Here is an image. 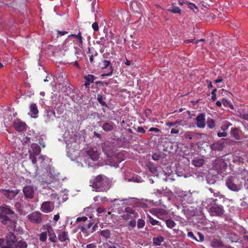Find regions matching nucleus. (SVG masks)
I'll use <instances>...</instances> for the list:
<instances>
[{
    "instance_id": "f257e3e1",
    "label": "nucleus",
    "mask_w": 248,
    "mask_h": 248,
    "mask_svg": "<svg viewBox=\"0 0 248 248\" xmlns=\"http://www.w3.org/2000/svg\"><path fill=\"white\" fill-rule=\"evenodd\" d=\"M91 186L96 192H106L110 188V184L108 178L102 174L97 175L90 181Z\"/></svg>"
},
{
    "instance_id": "f03ea898",
    "label": "nucleus",
    "mask_w": 248,
    "mask_h": 248,
    "mask_svg": "<svg viewBox=\"0 0 248 248\" xmlns=\"http://www.w3.org/2000/svg\"><path fill=\"white\" fill-rule=\"evenodd\" d=\"M226 186L231 190L238 191L241 189V182L236 175L228 176L226 180Z\"/></svg>"
},
{
    "instance_id": "7ed1b4c3",
    "label": "nucleus",
    "mask_w": 248,
    "mask_h": 248,
    "mask_svg": "<svg viewBox=\"0 0 248 248\" xmlns=\"http://www.w3.org/2000/svg\"><path fill=\"white\" fill-rule=\"evenodd\" d=\"M138 217V213L133 208L127 207L125 208L124 211L120 217L122 219L128 220L131 219H136Z\"/></svg>"
},
{
    "instance_id": "20e7f679",
    "label": "nucleus",
    "mask_w": 248,
    "mask_h": 248,
    "mask_svg": "<svg viewBox=\"0 0 248 248\" xmlns=\"http://www.w3.org/2000/svg\"><path fill=\"white\" fill-rule=\"evenodd\" d=\"M226 166V163L222 158L216 159L213 164V169L217 171L218 173L222 172Z\"/></svg>"
},
{
    "instance_id": "39448f33",
    "label": "nucleus",
    "mask_w": 248,
    "mask_h": 248,
    "mask_svg": "<svg viewBox=\"0 0 248 248\" xmlns=\"http://www.w3.org/2000/svg\"><path fill=\"white\" fill-rule=\"evenodd\" d=\"M210 214L212 216H221L224 213L223 207L221 205H214L209 209Z\"/></svg>"
},
{
    "instance_id": "423d86ee",
    "label": "nucleus",
    "mask_w": 248,
    "mask_h": 248,
    "mask_svg": "<svg viewBox=\"0 0 248 248\" xmlns=\"http://www.w3.org/2000/svg\"><path fill=\"white\" fill-rule=\"evenodd\" d=\"M6 246L3 248H16L14 247L16 242V236L12 232H9L6 236Z\"/></svg>"
},
{
    "instance_id": "0eeeda50",
    "label": "nucleus",
    "mask_w": 248,
    "mask_h": 248,
    "mask_svg": "<svg viewBox=\"0 0 248 248\" xmlns=\"http://www.w3.org/2000/svg\"><path fill=\"white\" fill-rule=\"evenodd\" d=\"M55 208L54 202L50 201L44 202L40 207V210L44 213L52 212Z\"/></svg>"
},
{
    "instance_id": "6e6552de",
    "label": "nucleus",
    "mask_w": 248,
    "mask_h": 248,
    "mask_svg": "<svg viewBox=\"0 0 248 248\" xmlns=\"http://www.w3.org/2000/svg\"><path fill=\"white\" fill-rule=\"evenodd\" d=\"M43 214L38 212H33L28 216L30 221L33 223L40 224L42 221Z\"/></svg>"
},
{
    "instance_id": "1a4fd4ad",
    "label": "nucleus",
    "mask_w": 248,
    "mask_h": 248,
    "mask_svg": "<svg viewBox=\"0 0 248 248\" xmlns=\"http://www.w3.org/2000/svg\"><path fill=\"white\" fill-rule=\"evenodd\" d=\"M0 219L3 224L6 225L8 226H11L12 228H16V222L13 221L12 219H10L6 215H3V214L2 213V212L0 211Z\"/></svg>"
},
{
    "instance_id": "9d476101",
    "label": "nucleus",
    "mask_w": 248,
    "mask_h": 248,
    "mask_svg": "<svg viewBox=\"0 0 248 248\" xmlns=\"http://www.w3.org/2000/svg\"><path fill=\"white\" fill-rule=\"evenodd\" d=\"M19 190L15 189L14 190L2 189L1 192L7 198L12 200L14 198L19 192Z\"/></svg>"
},
{
    "instance_id": "9b49d317",
    "label": "nucleus",
    "mask_w": 248,
    "mask_h": 248,
    "mask_svg": "<svg viewBox=\"0 0 248 248\" xmlns=\"http://www.w3.org/2000/svg\"><path fill=\"white\" fill-rule=\"evenodd\" d=\"M205 114L204 113H200L196 118L197 122L196 126L198 128H203L205 126Z\"/></svg>"
},
{
    "instance_id": "f8f14e48",
    "label": "nucleus",
    "mask_w": 248,
    "mask_h": 248,
    "mask_svg": "<svg viewBox=\"0 0 248 248\" xmlns=\"http://www.w3.org/2000/svg\"><path fill=\"white\" fill-rule=\"evenodd\" d=\"M225 147V143L222 140L214 142L210 145V149L215 151H222Z\"/></svg>"
},
{
    "instance_id": "ddd939ff",
    "label": "nucleus",
    "mask_w": 248,
    "mask_h": 248,
    "mask_svg": "<svg viewBox=\"0 0 248 248\" xmlns=\"http://www.w3.org/2000/svg\"><path fill=\"white\" fill-rule=\"evenodd\" d=\"M58 238L59 240L62 242H65L67 243L70 241L68 232L63 230H61L60 231L58 235Z\"/></svg>"
},
{
    "instance_id": "4468645a",
    "label": "nucleus",
    "mask_w": 248,
    "mask_h": 248,
    "mask_svg": "<svg viewBox=\"0 0 248 248\" xmlns=\"http://www.w3.org/2000/svg\"><path fill=\"white\" fill-rule=\"evenodd\" d=\"M14 126L17 131L21 132L26 129L27 125L25 123L17 119L15 121Z\"/></svg>"
},
{
    "instance_id": "2eb2a0df",
    "label": "nucleus",
    "mask_w": 248,
    "mask_h": 248,
    "mask_svg": "<svg viewBox=\"0 0 248 248\" xmlns=\"http://www.w3.org/2000/svg\"><path fill=\"white\" fill-rule=\"evenodd\" d=\"M141 4L137 0H132L130 3V8L135 13H140L141 12Z\"/></svg>"
},
{
    "instance_id": "dca6fc26",
    "label": "nucleus",
    "mask_w": 248,
    "mask_h": 248,
    "mask_svg": "<svg viewBox=\"0 0 248 248\" xmlns=\"http://www.w3.org/2000/svg\"><path fill=\"white\" fill-rule=\"evenodd\" d=\"M23 192L27 198L32 199L33 197L34 189L31 186H26L23 187Z\"/></svg>"
},
{
    "instance_id": "f3484780",
    "label": "nucleus",
    "mask_w": 248,
    "mask_h": 248,
    "mask_svg": "<svg viewBox=\"0 0 248 248\" xmlns=\"http://www.w3.org/2000/svg\"><path fill=\"white\" fill-rule=\"evenodd\" d=\"M102 66L101 67L102 69L106 68L107 67H109L108 69L109 71L107 74H102L101 76L102 77L111 76L113 73V68L112 67V65L111 64L110 62L107 60H103L102 61Z\"/></svg>"
},
{
    "instance_id": "a211bd4d",
    "label": "nucleus",
    "mask_w": 248,
    "mask_h": 248,
    "mask_svg": "<svg viewBox=\"0 0 248 248\" xmlns=\"http://www.w3.org/2000/svg\"><path fill=\"white\" fill-rule=\"evenodd\" d=\"M69 37H74L76 38L77 40H74L72 42L76 43L79 47H82L83 46V37L81 35V33L80 31H79L78 34H71V35H69L68 36Z\"/></svg>"
},
{
    "instance_id": "6ab92c4d",
    "label": "nucleus",
    "mask_w": 248,
    "mask_h": 248,
    "mask_svg": "<svg viewBox=\"0 0 248 248\" xmlns=\"http://www.w3.org/2000/svg\"><path fill=\"white\" fill-rule=\"evenodd\" d=\"M46 229L48 232L49 240L53 243L56 242L57 237L51 226L46 225Z\"/></svg>"
},
{
    "instance_id": "aec40b11",
    "label": "nucleus",
    "mask_w": 248,
    "mask_h": 248,
    "mask_svg": "<svg viewBox=\"0 0 248 248\" xmlns=\"http://www.w3.org/2000/svg\"><path fill=\"white\" fill-rule=\"evenodd\" d=\"M96 78H97L93 75L88 74L85 76L84 78L86 80V81L85 82L84 85L86 87L89 88L90 84L93 83Z\"/></svg>"
},
{
    "instance_id": "412c9836",
    "label": "nucleus",
    "mask_w": 248,
    "mask_h": 248,
    "mask_svg": "<svg viewBox=\"0 0 248 248\" xmlns=\"http://www.w3.org/2000/svg\"><path fill=\"white\" fill-rule=\"evenodd\" d=\"M217 200V199H215L212 198H207L204 201L202 202V205L205 208H209V209L210 207L215 205V202Z\"/></svg>"
},
{
    "instance_id": "4be33fe9",
    "label": "nucleus",
    "mask_w": 248,
    "mask_h": 248,
    "mask_svg": "<svg viewBox=\"0 0 248 248\" xmlns=\"http://www.w3.org/2000/svg\"><path fill=\"white\" fill-rule=\"evenodd\" d=\"M115 124L112 122H106L102 125V129L105 132L111 131L114 128Z\"/></svg>"
},
{
    "instance_id": "5701e85b",
    "label": "nucleus",
    "mask_w": 248,
    "mask_h": 248,
    "mask_svg": "<svg viewBox=\"0 0 248 248\" xmlns=\"http://www.w3.org/2000/svg\"><path fill=\"white\" fill-rule=\"evenodd\" d=\"M0 211L3 214H5L4 215H12V217H13V215H14L13 217H15V214L14 212L10 209L6 205H3L0 206Z\"/></svg>"
},
{
    "instance_id": "b1692460",
    "label": "nucleus",
    "mask_w": 248,
    "mask_h": 248,
    "mask_svg": "<svg viewBox=\"0 0 248 248\" xmlns=\"http://www.w3.org/2000/svg\"><path fill=\"white\" fill-rule=\"evenodd\" d=\"M87 154L93 161H96L99 158L98 152L97 151H94L93 149L89 150L87 152Z\"/></svg>"
},
{
    "instance_id": "393cba45",
    "label": "nucleus",
    "mask_w": 248,
    "mask_h": 248,
    "mask_svg": "<svg viewBox=\"0 0 248 248\" xmlns=\"http://www.w3.org/2000/svg\"><path fill=\"white\" fill-rule=\"evenodd\" d=\"M93 225V223L90 221L87 224H85L82 227H81L80 230L83 233H88L90 232H93L95 230L94 229L95 226H93L92 228V231L91 232L88 231V229H90Z\"/></svg>"
},
{
    "instance_id": "a878e982",
    "label": "nucleus",
    "mask_w": 248,
    "mask_h": 248,
    "mask_svg": "<svg viewBox=\"0 0 248 248\" xmlns=\"http://www.w3.org/2000/svg\"><path fill=\"white\" fill-rule=\"evenodd\" d=\"M30 112L29 113V115L32 117L36 118L37 115L38 113V110L37 108V106L36 104H31L30 107Z\"/></svg>"
},
{
    "instance_id": "bb28decb",
    "label": "nucleus",
    "mask_w": 248,
    "mask_h": 248,
    "mask_svg": "<svg viewBox=\"0 0 248 248\" xmlns=\"http://www.w3.org/2000/svg\"><path fill=\"white\" fill-rule=\"evenodd\" d=\"M211 246L214 248H221L224 247V244L220 240L214 239L211 242Z\"/></svg>"
},
{
    "instance_id": "cd10ccee",
    "label": "nucleus",
    "mask_w": 248,
    "mask_h": 248,
    "mask_svg": "<svg viewBox=\"0 0 248 248\" xmlns=\"http://www.w3.org/2000/svg\"><path fill=\"white\" fill-rule=\"evenodd\" d=\"M31 148L32 151H31V154L34 155H38L41 151L40 146L36 143H32L31 145Z\"/></svg>"
},
{
    "instance_id": "c85d7f7f",
    "label": "nucleus",
    "mask_w": 248,
    "mask_h": 248,
    "mask_svg": "<svg viewBox=\"0 0 248 248\" xmlns=\"http://www.w3.org/2000/svg\"><path fill=\"white\" fill-rule=\"evenodd\" d=\"M102 150L107 155H108L112 153V148L109 144L108 143L103 144L102 145Z\"/></svg>"
},
{
    "instance_id": "c756f323",
    "label": "nucleus",
    "mask_w": 248,
    "mask_h": 248,
    "mask_svg": "<svg viewBox=\"0 0 248 248\" xmlns=\"http://www.w3.org/2000/svg\"><path fill=\"white\" fill-rule=\"evenodd\" d=\"M164 241V238L162 236L154 237L153 239V244L155 246H160L162 242Z\"/></svg>"
},
{
    "instance_id": "7c9ffc66",
    "label": "nucleus",
    "mask_w": 248,
    "mask_h": 248,
    "mask_svg": "<svg viewBox=\"0 0 248 248\" xmlns=\"http://www.w3.org/2000/svg\"><path fill=\"white\" fill-rule=\"evenodd\" d=\"M72 43H73V42L72 40H71L69 38H67L65 40V41L63 43V44L62 46L63 49L65 51H66L67 50H68L69 49V47L72 46Z\"/></svg>"
},
{
    "instance_id": "2f4dec72",
    "label": "nucleus",
    "mask_w": 248,
    "mask_h": 248,
    "mask_svg": "<svg viewBox=\"0 0 248 248\" xmlns=\"http://www.w3.org/2000/svg\"><path fill=\"white\" fill-rule=\"evenodd\" d=\"M16 244L15 245L14 247L16 248H27L28 246L27 243L23 240L16 241Z\"/></svg>"
},
{
    "instance_id": "473e14b6",
    "label": "nucleus",
    "mask_w": 248,
    "mask_h": 248,
    "mask_svg": "<svg viewBox=\"0 0 248 248\" xmlns=\"http://www.w3.org/2000/svg\"><path fill=\"white\" fill-rule=\"evenodd\" d=\"M193 164L196 167H201L204 163V160L202 158H195L192 161Z\"/></svg>"
},
{
    "instance_id": "72a5a7b5",
    "label": "nucleus",
    "mask_w": 248,
    "mask_h": 248,
    "mask_svg": "<svg viewBox=\"0 0 248 248\" xmlns=\"http://www.w3.org/2000/svg\"><path fill=\"white\" fill-rule=\"evenodd\" d=\"M100 234L106 239L109 238L111 235L110 232L108 229L101 231Z\"/></svg>"
},
{
    "instance_id": "f704fd0d",
    "label": "nucleus",
    "mask_w": 248,
    "mask_h": 248,
    "mask_svg": "<svg viewBox=\"0 0 248 248\" xmlns=\"http://www.w3.org/2000/svg\"><path fill=\"white\" fill-rule=\"evenodd\" d=\"M168 11L173 14H181V10L177 6L174 5V3H172L171 9H168Z\"/></svg>"
},
{
    "instance_id": "c9c22d12",
    "label": "nucleus",
    "mask_w": 248,
    "mask_h": 248,
    "mask_svg": "<svg viewBox=\"0 0 248 248\" xmlns=\"http://www.w3.org/2000/svg\"><path fill=\"white\" fill-rule=\"evenodd\" d=\"M136 225L135 219H131L128 224L126 225L129 230L133 229Z\"/></svg>"
},
{
    "instance_id": "e433bc0d",
    "label": "nucleus",
    "mask_w": 248,
    "mask_h": 248,
    "mask_svg": "<svg viewBox=\"0 0 248 248\" xmlns=\"http://www.w3.org/2000/svg\"><path fill=\"white\" fill-rule=\"evenodd\" d=\"M231 134L232 136L236 140H239L240 136L238 132V129L236 128H231Z\"/></svg>"
},
{
    "instance_id": "4c0bfd02",
    "label": "nucleus",
    "mask_w": 248,
    "mask_h": 248,
    "mask_svg": "<svg viewBox=\"0 0 248 248\" xmlns=\"http://www.w3.org/2000/svg\"><path fill=\"white\" fill-rule=\"evenodd\" d=\"M148 169L149 171L154 174H155V175L157 176V174H156V173L157 172V168L153 164L150 163L148 165Z\"/></svg>"
},
{
    "instance_id": "58836bf2",
    "label": "nucleus",
    "mask_w": 248,
    "mask_h": 248,
    "mask_svg": "<svg viewBox=\"0 0 248 248\" xmlns=\"http://www.w3.org/2000/svg\"><path fill=\"white\" fill-rule=\"evenodd\" d=\"M166 224L167 226L170 229H172L174 227L176 224L173 220L170 219H168L166 220Z\"/></svg>"
},
{
    "instance_id": "ea45409f",
    "label": "nucleus",
    "mask_w": 248,
    "mask_h": 248,
    "mask_svg": "<svg viewBox=\"0 0 248 248\" xmlns=\"http://www.w3.org/2000/svg\"><path fill=\"white\" fill-rule=\"evenodd\" d=\"M148 219H149V222L152 225H158V226H161L160 225V222L156 220V219H154L152 217H151L150 216H149V217H148Z\"/></svg>"
},
{
    "instance_id": "a19ab883",
    "label": "nucleus",
    "mask_w": 248,
    "mask_h": 248,
    "mask_svg": "<svg viewBox=\"0 0 248 248\" xmlns=\"http://www.w3.org/2000/svg\"><path fill=\"white\" fill-rule=\"evenodd\" d=\"M207 127L210 129H213L215 126V121L213 119L209 118L207 121Z\"/></svg>"
},
{
    "instance_id": "79ce46f5",
    "label": "nucleus",
    "mask_w": 248,
    "mask_h": 248,
    "mask_svg": "<svg viewBox=\"0 0 248 248\" xmlns=\"http://www.w3.org/2000/svg\"><path fill=\"white\" fill-rule=\"evenodd\" d=\"M244 248H248V235L245 234L242 240Z\"/></svg>"
},
{
    "instance_id": "37998d69",
    "label": "nucleus",
    "mask_w": 248,
    "mask_h": 248,
    "mask_svg": "<svg viewBox=\"0 0 248 248\" xmlns=\"http://www.w3.org/2000/svg\"><path fill=\"white\" fill-rule=\"evenodd\" d=\"M97 100L102 106L107 107L106 102L103 100V97L101 94H97Z\"/></svg>"
},
{
    "instance_id": "c03bdc74",
    "label": "nucleus",
    "mask_w": 248,
    "mask_h": 248,
    "mask_svg": "<svg viewBox=\"0 0 248 248\" xmlns=\"http://www.w3.org/2000/svg\"><path fill=\"white\" fill-rule=\"evenodd\" d=\"M47 239V232H41L39 235V240L41 242H45Z\"/></svg>"
},
{
    "instance_id": "a18cd8bd",
    "label": "nucleus",
    "mask_w": 248,
    "mask_h": 248,
    "mask_svg": "<svg viewBox=\"0 0 248 248\" xmlns=\"http://www.w3.org/2000/svg\"><path fill=\"white\" fill-rule=\"evenodd\" d=\"M232 125V124L230 123L229 122H228V121H225L223 124L221 126V129L223 131H225L226 130H227L228 129V128H229V126H231Z\"/></svg>"
},
{
    "instance_id": "49530a36",
    "label": "nucleus",
    "mask_w": 248,
    "mask_h": 248,
    "mask_svg": "<svg viewBox=\"0 0 248 248\" xmlns=\"http://www.w3.org/2000/svg\"><path fill=\"white\" fill-rule=\"evenodd\" d=\"M145 225V221L142 219H139L137 221V227L139 229L143 228Z\"/></svg>"
},
{
    "instance_id": "de8ad7c7",
    "label": "nucleus",
    "mask_w": 248,
    "mask_h": 248,
    "mask_svg": "<svg viewBox=\"0 0 248 248\" xmlns=\"http://www.w3.org/2000/svg\"><path fill=\"white\" fill-rule=\"evenodd\" d=\"M29 153L30 154V159L31 160L32 164H35L37 162L36 157V155L31 154V150H30L29 151Z\"/></svg>"
},
{
    "instance_id": "09e8293b",
    "label": "nucleus",
    "mask_w": 248,
    "mask_h": 248,
    "mask_svg": "<svg viewBox=\"0 0 248 248\" xmlns=\"http://www.w3.org/2000/svg\"><path fill=\"white\" fill-rule=\"evenodd\" d=\"M46 115L49 117H55V112L53 109H48L46 110Z\"/></svg>"
},
{
    "instance_id": "8fccbe9b",
    "label": "nucleus",
    "mask_w": 248,
    "mask_h": 248,
    "mask_svg": "<svg viewBox=\"0 0 248 248\" xmlns=\"http://www.w3.org/2000/svg\"><path fill=\"white\" fill-rule=\"evenodd\" d=\"M156 214H157V217L158 218L162 219L161 217H160V216H164V215H167V212L166 210H163V209L159 210L158 211H157L156 212Z\"/></svg>"
},
{
    "instance_id": "3c124183",
    "label": "nucleus",
    "mask_w": 248,
    "mask_h": 248,
    "mask_svg": "<svg viewBox=\"0 0 248 248\" xmlns=\"http://www.w3.org/2000/svg\"><path fill=\"white\" fill-rule=\"evenodd\" d=\"M180 127L176 126L174 128H172L170 131V133L172 134H178L179 132Z\"/></svg>"
},
{
    "instance_id": "603ef678",
    "label": "nucleus",
    "mask_w": 248,
    "mask_h": 248,
    "mask_svg": "<svg viewBox=\"0 0 248 248\" xmlns=\"http://www.w3.org/2000/svg\"><path fill=\"white\" fill-rule=\"evenodd\" d=\"M193 137V134L191 132L188 131L186 133L185 137L186 139L191 140Z\"/></svg>"
},
{
    "instance_id": "864d4df0",
    "label": "nucleus",
    "mask_w": 248,
    "mask_h": 248,
    "mask_svg": "<svg viewBox=\"0 0 248 248\" xmlns=\"http://www.w3.org/2000/svg\"><path fill=\"white\" fill-rule=\"evenodd\" d=\"M186 4H187L188 7L190 9H192L193 10H194V9H198V8H197V6L196 5V4H195L193 3H191V2H189L188 1H186Z\"/></svg>"
},
{
    "instance_id": "5fc2aeb1",
    "label": "nucleus",
    "mask_w": 248,
    "mask_h": 248,
    "mask_svg": "<svg viewBox=\"0 0 248 248\" xmlns=\"http://www.w3.org/2000/svg\"><path fill=\"white\" fill-rule=\"evenodd\" d=\"M217 89H214L213 91L211 93V94H212V97H211V99L213 101H216V100L217 99V96H216V92H217Z\"/></svg>"
},
{
    "instance_id": "6e6d98bb",
    "label": "nucleus",
    "mask_w": 248,
    "mask_h": 248,
    "mask_svg": "<svg viewBox=\"0 0 248 248\" xmlns=\"http://www.w3.org/2000/svg\"><path fill=\"white\" fill-rule=\"evenodd\" d=\"M187 236L193 240L198 241L192 232H187Z\"/></svg>"
},
{
    "instance_id": "4d7b16f0",
    "label": "nucleus",
    "mask_w": 248,
    "mask_h": 248,
    "mask_svg": "<svg viewBox=\"0 0 248 248\" xmlns=\"http://www.w3.org/2000/svg\"><path fill=\"white\" fill-rule=\"evenodd\" d=\"M222 103L225 106H229L231 108V106H232L231 102L225 99H222Z\"/></svg>"
},
{
    "instance_id": "13d9d810",
    "label": "nucleus",
    "mask_w": 248,
    "mask_h": 248,
    "mask_svg": "<svg viewBox=\"0 0 248 248\" xmlns=\"http://www.w3.org/2000/svg\"><path fill=\"white\" fill-rule=\"evenodd\" d=\"M88 218L86 217H78L77 218L76 221L77 222H81V221H85L87 220Z\"/></svg>"
},
{
    "instance_id": "bf43d9fd",
    "label": "nucleus",
    "mask_w": 248,
    "mask_h": 248,
    "mask_svg": "<svg viewBox=\"0 0 248 248\" xmlns=\"http://www.w3.org/2000/svg\"><path fill=\"white\" fill-rule=\"evenodd\" d=\"M92 28L94 31H98L99 30V26L97 22H95L92 24Z\"/></svg>"
},
{
    "instance_id": "052dcab7",
    "label": "nucleus",
    "mask_w": 248,
    "mask_h": 248,
    "mask_svg": "<svg viewBox=\"0 0 248 248\" xmlns=\"http://www.w3.org/2000/svg\"><path fill=\"white\" fill-rule=\"evenodd\" d=\"M22 142H23V144L31 143L30 138L27 137L23 138L22 140Z\"/></svg>"
},
{
    "instance_id": "680f3d73",
    "label": "nucleus",
    "mask_w": 248,
    "mask_h": 248,
    "mask_svg": "<svg viewBox=\"0 0 248 248\" xmlns=\"http://www.w3.org/2000/svg\"><path fill=\"white\" fill-rule=\"evenodd\" d=\"M57 32L58 34L57 37H59V36H61L64 35L65 34H66L68 33V32L66 31H60L59 30L57 31Z\"/></svg>"
},
{
    "instance_id": "e2e57ef3",
    "label": "nucleus",
    "mask_w": 248,
    "mask_h": 248,
    "mask_svg": "<svg viewBox=\"0 0 248 248\" xmlns=\"http://www.w3.org/2000/svg\"><path fill=\"white\" fill-rule=\"evenodd\" d=\"M136 131L139 133H145V130H144L143 127H142V126H138L136 129Z\"/></svg>"
},
{
    "instance_id": "0e129e2a",
    "label": "nucleus",
    "mask_w": 248,
    "mask_h": 248,
    "mask_svg": "<svg viewBox=\"0 0 248 248\" xmlns=\"http://www.w3.org/2000/svg\"><path fill=\"white\" fill-rule=\"evenodd\" d=\"M166 126L170 128L175 126V125L174 122H168L166 123Z\"/></svg>"
},
{
    "instance_id": "69168bd1",
    "label": "nucleus",
    "mask_w": 248,
    "mask_h": 248,
    "mask_svg": "<svg viewBox=\"0 0 248 248\" xmlns=\"http://www.w3.org/2000/svg\"><path fill=\"white\" fill-rule=\"evenodd\" d=\"M227 136V134L225 131L223 132H218L217 133V136L219 138L221 137H225Z\"/></svg>"
},
{
    "instance_id": "338daca9",
    "label": "nucleus",
    "mask_w": 248,
    "mask_h": 248,
    "mask_svg": "<svg viewBox=\"0 0 248 248\" xmlns=\"http://www.w3.org/2000/svg\"><path fill=\"white\" fill-rule=\"evenodd\" d=\"M149 131H150V132H155V133H159L160 132V129L157 128H155V127H151L149 129Z\"/></svg>"
},
{
    "instance_id": "774afa93",
    "label": "nucleus",
    "mask_w": 248,
    "mask_h": 248,
    "mask_svg": "<svg viewBox=\"0 0 248 248\" xmlns=\"http://www.w3.org/2000/svg\"><path fill=\"white\" fill-rule=\"evenodd\" d=\"M159 157H160V156L156 154H154L152 155V159L154 160H157L159 159Z\"/></svg>"
}]
</instances>
